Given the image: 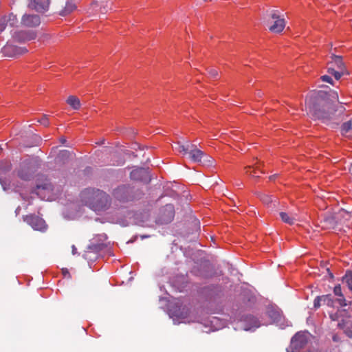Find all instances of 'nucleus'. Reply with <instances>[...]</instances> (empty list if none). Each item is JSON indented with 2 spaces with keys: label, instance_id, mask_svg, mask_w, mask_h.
I'll list each match as a JSON object with an SVG mask.
<instances>
[{
  "label": "nucleus",
  "instance_id": "13",
  "mask_svg": "<svg viewBox=\"0 0 352 352\" xmlns=\"http://www.w3.org/2000/svg\"><path fill=\"white\" fill-rule=\"evenodd\" d=\"M242 327L245 331L254 330L260 327L261 324L258 319L252 315H247L243 316L241 320Z\"/></svg>",
  "mask_w": 352,
  "mask_h": 352
},
{
  "label": "nucleus",
  "instance_id": "32",
  "mask_svg": "<svg viewBox=\"0 0 352 352\" xmlns=\"http://www.w3.org/2000/svg\"><path fill=\"white\" fill-rule=\"evenodd\" d=\"M69 153L67 151H63L61 152V155L63 156H67L69 155Z\"/></svg>",
  "mask_w": 352,
  "mask_h": 352
},
{
  "label": "nucleus",
  "instance_id": "17",
  "mask_svg": "<svg viewBox=\"0 0 352 352\" xmlns=\"http://www.w3.org/2000/svg\"><path fill=\"white\" fill-rule=\"evenodd\" d=\"M17 23L18 20L16 16L13 14H10L8 16L0 19V32L4 30L7 23H9L11 26H14Z\"/></svg>",
  "mask_w": 352,
  "mask_h": 352
},
{
  "label": "nucleus",
  "instance_id": "6",
  "mask_svg": "<svg viewBox=\"0 0 352 352\" xmlns=\"http://www.w3.org/2000/svg\"><path fill=\"white\" fill-rule=\"evenodd\" d=\"M114 197L122 202L133 201L141 197V192L135 191L133 187L122 185L118 187L113 192Z\"/></svg>",
  "mask_w": 352,
  "mask_h": 352
},
{
  "label": "nucleus",
  "instance_id": "29",
  "mask_svg": "<svg viewBox=\"0 0 352 352\" xmlns=\"http://www.w3.org/2000/svg\"><path fill=\"white\" fill-rule=\"evenodd\" d=\"M321 79L324 82H327L330 84H332V78L327 75H324V76H321Z\"/></svg>",
  "mask_w": 352,
  "mask_h": 352
},
{
  "label": "nucleus",
  "instance_id": "28",
  "mask_svg": "<svg viewBox=\"0 0 352 352\" xmlns=\"http://www.w3.org/2000/svg\"><path fill=\"white\" fill-rule=\"evenodd\" d=\"M208 74L212 78H216L218 74V72L216 69L212 68L208 71Z\"/></svg>",
  "mask_w": 352,
  "mask_h": 352
},
{
  "label": "nucleus",
  "instance_id": "31",
  "mask_svg": "<svg viewBox=\"0 0 352 352\" xmlns=\"http://www.w3.org/2000/svg\"><path fill=\"white\" fill-rule=\"evenodd\" d=\"M11 168V164L9 162H6V167L3 171L9 170Z\"/></svg>",
  "mask_w": 352,
  "mask_h": 352
},
{
  "label": "nucleus",
  "instance_id": "27",
  "mask_svg": "<svg viewBox=\"0 0 352 352\" xmlns=\"http://www.w3.org/2000/svg\"><path fill=\"white\" fill-rule=\"evenodd\" d=\"M322 305V296H317L314 300V307L318 309Z\"/></svg>",
  "mask_w": 352,
  "mask_h": 352
},
{
  "label": "nucleus",
  "instance_id": "33",
  "mask_svg": "<svg viewBox=\"0 0 352 352\" xmlns=\"http://www.w3.org/2000/svg\"><path fill=\"white\" fill-rule=\"evenodd\" d=\"M166 208L171 212H173V206L172 205H166Z\"/></svg>",
  "mask_w": 352,
  "mask_h": 352
},
{
  "label": "nucleus",
  "instance_id": "9",
  "mask_svg": "<svg viewBox=\"0 0 352 352\" xmlns=\"http://www.w3.org/2000/svg\"><path fill=\"white\" fill-rule=\"evenodd\" d=\"M35 170L36 168L32 162L31 160L25 161L21 164L20 169L18 171V176L21 179L28 181L32 178Z\"/></svg>",
  "mask_w": 352,
  "mask_h": 352
},
{
  "label": "nucleus",
  "instance_id": "11",
  "mask_svg": "<svg viewBox=\"0 0 352 352\" xmlns=\"http://www.w3.org/2000/svg\"><path fill=\"white\" fill-rule=\"evenodd\" d=\"M271 17L273 20V24L270 26V30L274 33L281 32L285 27V19L280 17L276 11H274L272 13Z\"/></svg>",
  "mask_w": 352,
  "mask_h": 352
},
{
  "label": "nucleus",
  "instance_id": "7",
  "mask_svg": "<svg viewBox=\"0 0 352 352\" xmlns=\"http://www.w3.org/2000/svg\"><path fill=\"white\" fill-rule=\"evenodd\" d=\"M328 73L333 75L336 80H339L345 73V67L342 57L332 55L331 60L329 63Z\"/></svg>",
  "mask_w": 352,
  "mask_h": 352
},
{
  "label": "nucleus",
  "instance_id": "10",
  "mask_svg": "<svg viewBox=\"0 0 352 352\" xmlns=\"http://www.w3.org/2000/svg\"><path fill=\"white\" fill-rule=\"evenodd\" d=\"M24 221L31 226V227L36 230L44 231L47 228L45 221L41 217L30 214L23 217Z\"/></svg>",
  "mask_w": 352,
  "mask_h": 352
},
{
  "label": "nucleus",
  "instance_id": "19",
  "mask_svg": "<svg viewBox=\"0 0 352 352\" xmlns=\"http://www.w3.org/2000/svg\"><path fill=\"white\" fill-rule=\"evenodd\" d=\"M245 173L253 177H259V174L263 173L259 168V166L256 164H254L253 166H248L245 167Z\"/></svg>",
  "mask_w": 352,
  "mask_h": 352
},
{
  "label": "nucleus",
  "instance_id": "37",
  "mask_svg": "<svg viewBox=\"0 0 352 352\" xmlns=\"http://www.w3.org/2000/svg\"><path fill=\"white\" fill-rule=\"evenodd\" d=\"M350 304H352V300L350 302Z\"/></svg>",
  "mask_w": 352,
  "mask_h": 352
},
{
  "label": "nucleus",
  "instance_id": "23",
  "mask_svg": "<svg viewBox=\"0 0 352 352\" xmlns=\"http://www.w3.org/2000/svg\"><path fill=\"white\" fill-rule=\"evenodd\" d=\"M321 296L322 305H325L329 307H333L335 302H337L336 299H333V296L330 294L322 295Z\"/></svg>",
  "mask_w": 352,
  "mask_h": 352
},
{
  "label": "nucleus",
  "instance_id": "30",
  "mask_svg": "<svg viewBox=\"0 0 352 352\" xmlns=\"http://www.w3.org/2000/svg\"><path fill=\"white\" fill-rule=\"evenodd\" d=\"M261 200L263 201V203H265L266 204H268L269 203H270L272 201L271 197L267 195H264L261 198Z\"/></svg>",
  "mask_w": 352,
  "mask_h": 352
},
{
  "label": "nucleus",
  "instance_id": "14",
  "mask_svg": "<svg viewBox=\"0 0 352 352\" xmlns=\"http://www.w3.org/2000/svg\"><path fill=\"white\" fill-rule=\"evenodd\" d=\"M27 50L24 47H17L16 45L7 43L3 48V53L10 57H14L21 55L27 52Z\"/></svg>",
  "mask_w": 352,
  "mask_h": 352
},
{
  "label": "nucleus",
  "instance_id": "18",
  "mask_svg": "<svg viewBox=\"0 0 352 352\" xmlns=\"http://www.w3.org/2000/svg\"><path fill=\"white\" fill-rule=\"evenodd\" d=\"M13 38L15 41L18 42H25L26 41L33 39L34 36L32 34L22 31L14 32Z\"/></svg>",
  "mask_w": 352,
  "mask_h": 352
},
{
  "label": "nucleus",
  "instance_id": "4",
  "mask_svg": "<svg viewBox=\"0 0 352 352\" xmlns=\"http://www.w3.org/2000/svg\"><path fill=\"white\" fill-rule=\"evenodd\" d=\"M314 336L307 331L296 333L292 338L287 352H310Z\"/></svg>",
  "mask_w": 352,
  "mask_h": 352
},
{
  "label": "nucleus",
  "instance_id": "36",
  "mask_svg": "<svg viewBox=\"0 0 352 352\" xmlns=\"http://www.w3.org/2000/svg\"><path fill=\"white\" fill-rule=\"evenodd\" d=\"M333 340L334 341H337V338H336V336H334L333 337Z\"/></svg>",
  "mask_w": 352,
  "mask_h": 352
},
{
  "label": "nucleus",
  "instance_id": "24",
  "mask_svg": "<svg viewBox=\"0 0 352 352\" xmlns=\"http://www.w3.org/2000/svg\"><path fill=\"white\" fill-rule=\"evenodd\" d=\"M280 217L283 222L288 223L289 225L294 224L295 221L296 220L295 217L291 216L289 214L284 212H281L280 213Z\"/></svg>",
  "mask_w": 352,
  "mask_h": 352
},
{
  "label": "nucleus",
  "instance_id": "15",
  "mask_svg": "<svg viewBox=\"0 0 352 352\" xmlns=\"http://www.w3.org/2000/svg\"><path fill=\"white\" fill-rule=\"evenodd\" d=\"M50 0H29L28 7L38 12H44L49 8Z\"/></svg>",
  "mask_w": 352,
  "mask_h": 352
},
{
  "label": "nucleus",
  "instance_id": "16",
  "mask_svg": "<svg viewBox=\"0 0 352 352\" xmlns=\"http://www.w3.org/2000/svg\"><path fill=\"white\" fill-rule=\"evenodd\" d=\"M21 23L27 27H36L41 23L40 17L37 14H24Z\"/></svg>",
  "mask_w": 352,
  "mask_h": 352
},
{
  "label": "nucleus",
  "instance_id": "34",
  "mask_svg": "<svg viewBox=\"0 0 352 352\" xmlns=\"http://www.w3.org/2000/svg\"><path fill=\"white\" fill-rule=\"evenodd\" d=\"M76 248L75 247V245H72V253L73 254H75L76 253Z\"/></svg>",
  "mask_w": 352,
  "mask_h": 352
},
{
  "label": "nucleus",
  "instance_id": "3",
  "mask_svg": "<svg viewBox=\"0 0 352 352\" xmlns=\"http://www.w3.org/2000/svg\"><path fill=\"white\" fill-rule=\"evenodd\" d=\"M316 93L308 96L305 99V106L312 117L315 119L324 120L329 118V115L325 112L326 100L324 99L325 95L323 92Z\"/></svg>",
  "mask_w": 352,
  "mask_h": 352
},
{
  "label": "nucleus",
  "instance_id": "26",
  "mask_svg": "<svg viewBox=\"0 0 352 352\" xmlns=\"http://www.w3.org/2000/svg\"><path fill=\"white\" fill-rule=\"evenodd\" d=\"M38 122L45 126H47L50 124L49 118L47 115H43Z\"/></svg>",
  "mask_w": 352,
  "mask_h": 352
},
{
  "label": "nucleus",
  "instance_id": "35",
  "mask_svg": "<svg viewBox=\"0 0 352 352\" xmlns=\"http://www.w3.org/2000/svg\"><path fill=\"white\" fill-rule=\"evenodd\" d=\"M61 143L64 144L66 142V140L63 138H60Z\"/></svg>",
  "mask_w": 352,
  "mask_h": 352
},
{
  "label": "nucleus",
  "instance_id": "5",
  "mask_svg": "<svg viewBox=\"0 0 352 352\" xmlns=\"http://www.w3.org/2000/svg\"><path fill=\"white\" fill-rule=\"evenodd\" d=\"M173 149L183 155L189 154L190 158L194 162L201 163L203 158H210V157L207 156L203 151L197 148L194 144L189 142H187L186 145H183L179 142H177L173 146Z\"/></svg>",
  "mask_w": 352,
  "mask_h": 352
},
{
  "label": "nucleus",
  "instance_id": "1",
  "mask_svg": "<svg viewBox=\"0 0 352 352\" xmlns=\"http://www.w3.org/2000/svg\"><path fill=\"white\" fill-rule=\"evenodd\" d=\"M333 293L339 298L336 302L340 308L332 310L329 312V316L332 322H336L337 327L350 338H352V318L350 312L344 307L347 305L346 300L342 292L340 285H336L333 288Z\"/></svg>",
  "mask_w": 352,
  "mask_h": 352
},
{
  "label": "nucleus",
  "instance_id": "21",
  "mask_svg": "<svg viewBox=\"0 0 352 352\" xmlns=\"http://www.w3.org/2000/svg\"><path fill=\"white\" fill-rule=\"evenodd\" d=\"M67 104L71 106L74 109L78 110L80 107V100L74 96H70L67 100Z\"/></svg>",
  "mask_w": 352,
  "mask_h": 352
},
{
  "label": "nucleus",
  "instance_id": "22",
  "mask_svg": "<svg viewBox=\"0 0 352 352\" xmlns=\"http://www.w3.org/2000/svg\"><path fill=\"white\" fill-rule=\"evenodd\" d=\"M342 283L346 284L349 290L352 293V272L346 271L345 275L342 277Z\"/></svg>",
  "mask_w": 352,
  "mask_h": 352
},
{
  "label": "nucleus",
  "instance_id": "8",
  "mask_svg": "<svg viewBox=\"0 0 352 352\" xmlns=\"http://www.w3.org/2000/svg\"><path fill=\"white\" fill-rule=\"evenodd\" d=\"M53 190L51 183L45 181L43 184H37L34 191L41 199L49 201L52 199Z\"/></svg>",
  "mask_w": 352,
  "mask_h": 352
},
{
  "label": "nucleus",
  "instance_id": "2",
  "mask_svg": "<svg viewBox=\"0 0 352 352\" xmlns=\"http://www.w3.org/2000/svg\"><path fill=\"white\" fill-rule=\"evenodd\" d=\"M82 201L97 212L107 210L110 206L109 196L99 189L87 188L81 192Z\"/></svg>",
  "mask_w": 352,
  "mask_h": 352
},
{
  "label": "nucleus",
  "instance_id": "25",
  "mask_svg": "<svg viewBox=\"0 0 352 352\" xmlns=\"http://www.w3.org/2000/svg\"><path fill=\"white\" fill-rule=\"evenodd\" d=\"M352 130V118L342 125L341 131L343 135H347V133Z\"/></svg>",
  "mask_w": 352,
  "mask_h": 352
},
{
  "label": "nucleus",
  "instance_id": "12",
  "mask_svg": "<svg viewBox=\"0 0 352 352\" xmlns=\"http://www.w3.org/2000/svg\"><path fill=\"white\" fill-rule=\"evenodd\" d=\"M131 179L136 181H141L148 183L151 181L149 172L147 169L143 168H138L133 169L130 174Z\"/></svg>",
  "mask_w": 352,
  "mask_h": 352
},
{
  "label": "nucleus",
  "instance_id": "20",
  "mask_svg": "<svg viewBox=\"0 0 352 352\" xmlns=\"http://www.w3.org/2000/svg\"><path fill=\"white\" fill-rule=\"evenodd\" d=\"M76 9V6L72 1H67L65 8L60 11L61 16H66Z\"/></svg>",
  "mask_w": 352,
  "mask_h": 352
}]
</instances>
